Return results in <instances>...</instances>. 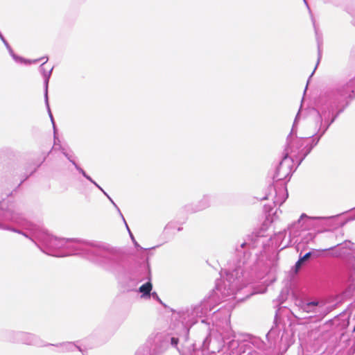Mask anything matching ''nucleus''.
Returning <instances> with one entry per match:
<instances>
[{
	"mask_svg": "<svg viewBox=\"0 0 355 355\" xmlns=\"http://www.w3.org/2000/svg\"><path fill=\"white\" fill-rule=\"evenodd\" d=\"M152 290V284L150 282H146L139 287V291L144 295H149Z\"/></svg>",
	"mask_w": 355,
	"mask_h": 355,
	"instance_id": "obj_6",
	"label": "nucleus"
},
{
	"mask_svg": "<svg viewBox=\"0 0 355 355\" xmlns=\"http://www.w3.org/2000/svg\"><path fill=\"white\" fill-rule=\"evenodd\" d=\"M311 256V252H307L305 254L303 257H300L299 260L296 262L294 268H293V272L296 275L299 272L303 263L308 260Z\"/></svg>",
	"mask_w": 355,
	"mask_h": 355,
	"instance_id": "obj_4",
	"label": "nucleus"
},
{
	"mask_svg": "<svg viewBox=\"0 0 355 355\" xmlns=\"http://www.w3.org/2000/svg\"><path fill=\"white\" fill-rule=\"evenodd\" d=\"M347 12L351 15L352 23L355 26V3L347 8Z\"/></svg>",
	"mask_w": 355,
	"mask_h": 355,
	"instance_id": "obj_8",
	"label": "nucleus"
},
{
	"mask_svg": "<svg viewBox=\"0 0 355 355\" xmlns=\"http://www.w3.org/2000/svg\"><path fill=\"white\" fill-rule=\"evenodd\" d=\"M331 255H332V257H340V252H335L332 253V254H331Z\"/></svg>",
	"mask_w": 355,
	"mask_h": 355,
	"instance_id": "obj_13",
	"label": "nucleus"
},
{
	"mask_svg": "<svg viewBox=\"0 0 355 355\" xmlns=\"http://www.w3.org/2000/svg\"><path fill=\"white\" fill-rule=\"evenodd\" d=\"M320 137L316 139L308 138L302 141L303 145H304L302 149V155H307L311 153V149L318 144Z\"/></svg>",
	"mask_w": 355,
	"mask_h": 355,
	"instance_id": "obj_3",
	"label": "nucleus"
},
{
	"mask_svg": "<svg viewBox=\"0 0 355 355\" xmlns=\"http://www.w3.org/2000/svg\"><path fill=\"white\" fill-rule=\"evenodd\" d=\"M303 1H304V3L306 5V6H308V3H307L306 1V0H303Z\"/></svg>",
	"mask_w": 355,
	"mask_h": 355,
	"instance_id": "obj_18",
	"label": "nucleus"
},
{
	"mask_svg": "<svg viewBox=\"0 0 355 355\" xmlns=\"http://www.w3.org/2000/svg\"><path fill=\"white\" fill-rule=\"evenodd\" d=\"M13 60L17 62L24 63L27 64H35L37 62L38 60H26L21 57H19L15 55L13 58Z\"/></svg>",
	"mask_w": 355,
	"mask_h": 355,
	"instance_id": "obj_7",
	"label": "nucleus"
},
{
	"mask_svg": "<svg viewBox=\"0 0 355 355\" xmlns=\"http://www.w3.org/2000/svg\"><path fill=\"white\" fill-rule=\"evenodd\" d=\"M291 137V133L288 136V137H287V141H289V139H290Z\"/></svg>",
	"mask_w": 355,
	"mask_h": 355,
	"instance_id": "obj_16",
	"label": "nucleus"
},
{
	"mask_svg": "<svg viewBox=\"0 0 355 355\" xmlns=\"http://www.w3.org/2000/svg\"><path fill=\"white\" fill-rule=\"evenodd\" d=\"M297 119V116H296V118L295 119V123L296 122Z\"/></svg>",
	"mask_w": 355,
	"mask_h": 355,
	"instance_id": "obj_20",
	"label": "nucleus"
},
{
	"mask_svg": "<svg viewBox=\"0 0 355 355\" xmlns=\"http://www.w3.org/2000/svg\"><path fill=\"white\" fill-rule=\"evenodd\" d=\"M311 304H313V305H317L318 304V302H311Z\"/></svg>",
	"mask_w": 355,
	"mask_h": 355,
	"instance_id": "obj_17",
	"label": "nucleus"
},
{
	"mask_svg": "<svg viewBox=\"0 0 355 355\" xmlns=\"http://www.w3.org/2000/svg\"><path fill=\"white\" fill-rule=\"evenodd\" d=\"M53 69V67H51L49 70H46L44 65H43V64H41L39 68L40 71L41 72V73L42 74L43 78H44V90H45L44 96H45L46 105V107L48 109V112H49L51 121L53 123V128L55 129V123H54L53 115L50 110V107H49V102H48V84H49L50 77L51 76Z\"/></svg>",
	"mask_w": 355,
	"mask_h": 355,
	"instance_id": "obj_1",
	"label": "nucleus"
},
{
	"mask_svg": "<svg viewBox=\"0 0 355 355\" xmlns=\"http://www.w3.org/2000/svg\"><path fill=\"white\" fill-rule=\"evenodd\" d=\"M37 60H38L37 62L39 61H43V63L42 64L44 65L47 62V61L49 60V58H48L47 56H44V57H42V58H39Z\"/></svg>",
	"mask_w": 355,
	"mask_h": 355,
	"instance_id": "obj_11",
	"label": "nucleus"
},
{
	"mask_svg": "<svg viewBox=\"0 0 355 355\" xmlns=\"http://www.w3.org/2000/svg\"><path fill=\"white\" fill-rule=\"evenodd\" d=\"M53 154H58V155H69V149L67 147H62L60 145L55 144L51 150Z\"/></svg>",
	"mask_w": 355,
	"mask_h": 355,
	"instance_id": "obj_5",
	"label": "nucleus"
},
{
	"mask_svg": "<svg viewBox=\"0 0 355 355\" xmlns=\"http://www.w3.org/2000/svg\"><path fill=\"white\" fill-rule=\"evenodd\" d=\"M336 92L343 98L352 97V94H355V77L349 82L340 85Z\"/></svg>",
	"mask_w": 355,
	"mask_h": 355,
	"instance_id": "obj_2",
	"label": "nucleus"
},
{
	"mask_svg": "<svg viewBox=\"0 0 355 355\" xmlns=\"http://www.w3.org/2000/svg\"><path fill=\"white\" fill-rule=\"evenodd\" d=\"M317 40H318V37H317ZM318 62H319V60H320V56H321V55H320V44L319 40H318Z\"/></svg>",
	"mask_w": 355,
	"mask_h": 355,
	"instance_id": "obj_12",
	"label": "nucleus"
},
{
	"mask_svg": "<svg viewBox=\"0 0 355 355\" xmlns=\"http://www.w3.org/2000/svg\"><path fill=\"white\" fill-rule=\"evenodd\" d=\"M289 154V152H286L284 155L288 156Z\"/></svg>",
	"mask_w": 355,
	"mask_h": 355,
	"instance_id": "obj_19",
	"label": "nucleus"
},
{
	"mask_svg": "<svg viewBox=\"0 0 355 355\" xmlns=\"http://www.w3.org/2000/svg\"><path fill=\"white\" fill-rule=\"evenodd\" d=\"M0 39L3 42V43L4 44L5 46L6 47V49L8 50L10 49H11L10 46L9 45V44L8 43V42L6 40V39L4 38V37L3 36V35L1 34V33H0Z\"/></svg>",
	"mask_w": 355,
	"mask_h": 355,
	"instance_id": "obj_9",
	"label": "nucleus"
},
{
	"mask_svg": "<svg viewBox=\"0 0 355 355\" xmlns=\"http://www.w3.org/2000/svg\"><path fill=\"white\" fill-rule=\"evenodd\" d=\"M8 52H9L10 55L12 56V58H13V57L15 55V53L13 52V51H12V48H11V49H8Z\"/></svg>",
	"mask_w": 355,
	"mask_h": 355,
	"instance_id": "obj_14",
	"label": "nucleus"
},
{
	"mask_svg": "<svg viewBox=\"0 0 355 355\" xmlns=\"http://www.w3.org/2000/svg\"><path fill=\"white\" fill-rule=\"evenodd\" d=\"M335 118L336 117H334L330 121H324V123L326 124V127L322 134H323L326 131V130L329 128V126L334 121Z\"/></svg>",
	"mask_w": 355,
	"mask_h": 355,
	"instance_id": "obj_10",
	"label": "nucleus"
},
{
	"mask_svg": "<svg viewBox=\"0 0 355 355\" xmlns=\"http://www.w3.org/2000/svg\"><path fill=\"white\" fill-rule=\"evenodd\" d=\"M178 341V340L177 338H171V343H172L173 344H175V345H177Z\"/></svg>",
	"mask_w": 355,
	"mask_h": 355,
	"instance_id": "obj_15",
	"label": "nucleus"
}]
</instances>
